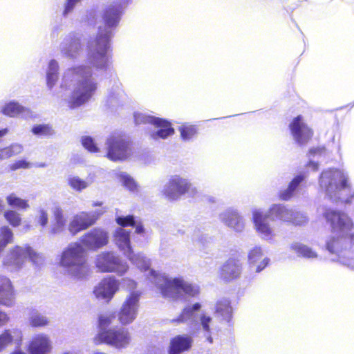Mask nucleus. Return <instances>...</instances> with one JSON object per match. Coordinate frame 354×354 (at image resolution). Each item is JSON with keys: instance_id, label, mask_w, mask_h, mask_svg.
<instances>
[{"instance_id": "4468645a", "label": "nucleus", "mask_w": 354, "mask_h": 354, "mask_svg": "<svg viewBox=\"0 0 354 354\" xmlns=\"http://www.w3.org/2000/svg\"><path fill=\"white\" fill-rule=\"evenodd\" d=\"M105 210L97 209L92 212H81L74 215L71 220L68 230L72 235L85 230L94 225Z\"/></svg>"}, {"instance_id": "680f3d73", "label": "nucleus", "mask_w": 354, "mask_h": 354, "mask_svg": "<svg viewBox=\"0 0 354 354\" xmlns=\"http://www.w3.org/2000/svg\"><path fill=\"white\" fill-rule=\"evenodd\" d=\"M8 129H6H6H3L0 130V138H1V137H3V136H6V135L8 133Z\"/></svg>"}, {"instance_id": "423d86ee", "label": "nucleus", "mask_w": 354, "mask_h": 354, "mask_svg": "<svg viewBox=\"0 0 354 354\" xmlns=\"http://www.w3.org/2000/svg\"><path fill=\"white\" fill-rule=\"evenodd\" d=\"M291 214L292 208L284 204L274 203L270 206L266 214L259 209L254 210L252 220L259 235L263 239L269 241L274 236V233L267 220L288 223L291 218Z\"/></svg>"}, {"instance_id": "f3484780", "label": "nucleus", "mask_w": 354, "mask_h": 354, "mask_svg": "<svg viewBox=\"0 0 354 354\" xmlns=\"http://www.w3.org/2000/svg\"><path fill=\"white\" fill-rule=\"evenodd\" d=\"M139 299L140 294L137 292H131L127 297L118 314L119 321L122 324L127 325L136 318Z\"/></svg>"}, {"instance_id": "bb28decb", "label": "nucleus", "mask_w": 354, "mask_h": 354, "mask_svg": "<svg viewBox=\"0 0 354 354\" xmlns=\"http://www.w3.org/2000/svg\"><path fill=\"white\" fill-rule=\"evenodd\" d=\"M114 239L115 244L126 257H130L129 252L132 251L130 242V232L118 227L115 232Z\"/></svg>"}, {"instance_id": "5701e85b", "label": "nucleus", "mask_w": 354, "mask_h": 354, "mask_svg": "<svg viewBox=\"0 0 354 354\" xmlns=\"http://www.w3.org/2000/svg\"><path fill=\"white\" fill-rule=\"evenodd\" d=\"M242 263L237 257L227 259L220 269V277L225 281H230L240 277L242 272Z\"/></svg>"}, {"instance_id": "b1692460", "label": "nucleus", "mask_w": 354, "mask_h": 354, "mask_svg": "<svg viewBox=\"0 0 354 354\" xmlns=\"http://www.w3.org/2000/svg\"><path fill=\"white\" fill-rule=\"evenodd\" d=\"M51 349V341L43 333L34 336L28 346L30 354H48Z\"/></svg>"}, {"instance_id": "58836bf2", "label": "nucleus", "mask_w": 354, "mask_h": 354, "mask_svg": "<svg viewBox=\"0 0 354 354\" xmlns=\"http://www.w3.org/2000/svg\"><path fill=\"white\" fill-rule=\"evenodd\" d=\"M13 241V233L8 226L0 228V254Z\"/></svg>"}, {"instance_id": "c03bdc74", "label": "nucleus", "mask_w": 354, "mask_h": 354, "mask_svg": "<svg viewBox=\"0 0 354 354\" xmlns=\"http://www.w3.org/2000/svg\"><path fill=\"white\" fill-rule=\"evenodd\" d=\"M83 0H65L63 4L62 17L67 18L74 10L75 7L82 3Z\"/></svg>"}, {"instance_id": "9b49d317", "label": "nucleus", "mask_w": 354, "mask_h": 354, "mask_svg": "<svg viewBox=\"0 0 354 354\" xmlns=\"http://www.w3.org/2000/svg\"><path fill=\"white\" fill-rule=\"evenodd\" d=\"M195 192L196 188L187 178L177 174L171 176L162 190V194L169 201H176L183 195L193 194Z\"/></svg>"}, {"instance_id": "6e6552de", "label": "nucleus", "mask_w": 354, "mask_h": 354, "mask_svg": "<svg viewBox=\"0 0 354 354\" xmlns=\"http://www.w3.org/2000/svg\"><path fill=\"white\" fill-rule=\"evenodd\" d=\"M201 308L200 303L186 306L181 314L176 319L171 320L173 323H186L191 328L201 329L207 340L209 343L213 342L211 334L213 330L212 327V318L205 313H198Z\"/></svg>"}, {"instance_id": "cd10ccee", "label": "nucleus", "mask_w": 354, "mask_h": 354, "mask_svg": "<svg viewBox=\"0 0 354 354\" xmlns=\"http://www.w3.org/2000/svg\"><path fill=\"white\" fill-rule=\"evenodd\" d=\"M192 339L186 335H177L171 339L169 354H180L192 346Z\"/></svg>"}, {"instance_id": "1a4fd4ad", "label": "nucleus", "mask_w": 354, "mask_h": 354, "mask_svg": "<svg viewBox=\"0 0 354 354\" xmlns=\"http://www.w3.org/2000/svg\"><path fill=\"white\" fill-rule=\"evenodd\" d=\"M29 259L34 265L39 266L44 261L43 257L37 253L30 245H16L12 248L3 257V263L10 270L20 268L26 260Z\"/></svg>"}, {"instance_id": "338daca9", "label": "nucleus", "mask_w": 354, "mask_h": 354, "mask_svg": "<svg viewBox=\"0 0 354 354\" xmlns=\"http://www.w3.org/2000/svg\"><path fill=\"white\" fill-rule=\"evenodd\" d=\"M11 354H26L24 352H22L21 351H15Z\"/></svg>"}, {"instance_id": "a211bd4d", "label": "nucleus", "mask_w": 354, "mask_h": 354, "mask_svg": "<svg viewBox=\"0 0 354 354\" xmlns=\"http://www.w3.org/2000/svg\"><path fill=\"white\" fill-rule=\"evenodd\" d=\"M80 244L87 249L95 250L108 243L109 235L104 230L95 227L82 235L80 238Z\"/></svg>"}, {"instance_id": "c85d7f7f", "label": "nucleus", "mask_w": 354, "mask_h": 354, "mask_svg": "<svg viewBox=\"0 0 354 354\" xmlns=\"http://www.w3.org/2000/svg\"><path fill=\"white\" fill-rule=\"evenodd\" d=\"M290 250L296 254L298 257L306 259L314 260L318 257V254L315 250L301 242H292L290 245Z\"/></svg>"}, {"instance_id": "4d7b16f0", "label": "nucleus", "mask_w": 354, "mask_h": 354, "mask_svg": "<svg viewBox=\"0 0 354 354\" xmlns=\"http://www.w3.org/2000/svg\"><path fill=\"white\" fill-rule=\"evenodd\" d=\"M325 148L324 147H317V148H313L310 149L309 151V155L312 156H322L323 153H325Z\"/></svg>"}, {"instance_id": "7ed1b4c3", "label": "nucleus", "mask_w": 354, "mask_h": 354, "mask_svg": "<svg viewBox=\"0 0 354 354\" xmlns=\"http://www.w3.org/2000/svg\"><path fill=\"white\" fill-rule=\"evenodd\" d=\"M98 83L91 67L85 65L66 69L62 76L61 88L71 91L68 102L71 108L88 102L95 93Z\"/></svg>"}, {"instance_id": "a878e982", "label": "nucleus", "mask_w": 354, "mask_h": 354, "mask_svg": "<svg viewBox=\"0 0 354 354\" xmlns=\"http://www.w3.org/2000/svg\"><path fill=\"white\" fill-rule=\"evenodd\" d=\"M215 315L221 322H224L231 325L233 310L231 306L230 301L227 299H221L218 300L215 306Z\"/></svg>"}, {"instance_id": "4c0bfd02", "label": "nucleus", "mask_w": 354, "mask_h": 354, "mask_svg": "<svg viewBox=\"0 0 354 354\" xmlns=\"http://www.w3.org/2000/svg\"><path fill=\"white\" fill-rule=\"evenodd\" d=\"M30 324L32 327H44L48 324V319L41 313L33 310L29 317Z\"/></svg>"}, {"instance_id": "6ab92c4d", "label": "nucleus", "mask_w": 354, "mask_h": 354, "mask_svg": "<svg viewBox=\"0 0 354 354\" xmlns=\"http://www.w3.org/2000/svg\"><path fill=\"white\" fill-rule=\"evenodd\" d=\"M119 281L114 277L104 278L93 290V294L97 299L111 301L119 289Z\"/></svg>"}, {"instance_id": "0e129e2a", "label": "nucleus", "mask_w": 354, "mask_h": 354, "mask_svg": "<svg viewBox=\"0 0 354 354\" xmlns=\"http://www.w3.org/2000/svg\"><path fill=\"white\" fill-rule=\"evenodd\" d=\"M63 354H78V353L76 351H66L65 353H64Z\"/></svg>"}, {"instance_id": "ddd939ff", "label": "nucleus", "mask_w": 354, "mask_h": 354, "mask_svg": "<svg viewBox=\"0 0 354 354\" xmlns=\"http://www.w3.org/2000/svg\"><path fill=\"white\" fill-rule=\"evenodd\" d=\"M134 120L136 124H153L158 129L152 132L151 136L155 140L159 138L165 139L174 133L171 124L168 121L159 118L148 115L143 113H135Z\"/></svg>"}, {"instance_id": "de8ad7c7", "label": "nucleus", "mask_w": 354, "mask_h": 354, "mask_svg": "<svg viewBox=\"0 0 354 354\" xmlns=\"http://www.w3.org/2000/svg\"><path fill=\"white\" fill-rule=\"evenodd\" d=\"M5 149L9 158L12 156L20 154L24 150V147L21 144L14 143L9 147H5Z\"/></svg>"}, {"instance_id": "ea45409f", "label": "nucleus", "mask_w": 354, "mask_h": 354, "mask_svg": "<svg viewBox=\"0 0 354 354\" xmlns=\"http://www.w3.org/2000/svg\"><path fill=\"white\" fill-rule=\"evenodd\" d=\"M6 201L10 207L19 209H26L29 207V204L27 201L17 196L15 194L7 196Z\"/></svg>"}, {"instance_id": "3c124183", "label": "nucleus", "mask_w": 354, "mask_h": 354, "mask_svg": "<svg viewBox=\"0 0 354 354\" xmlns=\"http://www.w3.org/2000/svg\"><path fill=\"white\" fill-rule=\"evenodd\" d=\"M30 167V163L25 160H19L10 165V169L15 171L19 169H28Z\"/></svg>"}, {"instance_id": "5fc2aeb1", "label": "nucleus", "mask_w": 354, "mask_h": 354, "mask_svg": "<svg viewBox=\"0 0 354 354\" xmlns=\"http://www.w3.org/2000/svg\"><path fill=\"white\" fill-rule=\"evenodd\" d=\"M206 236H205L204 234H201V232L199 230H195L192 236V240L194 241H198L202 243L206 240Z\"/></svg>"}, {"instance_id": "774afa93", "label": "nucleus", "mask_w": 354, "mask_h": 354, "mask_svg": "<svg viewBox=\"0 0 354 354\" xmlns=\"http://www.w3.org/2000/svg\"><path fill=\"white\" fill-rule=\"evenodd\" d=\"M37 166L39 167H46L47 166V165L45 162H41V163L38 164Z\"/></svg>"}, {"instance_id": "79ce46f5", "label": "nucleus", "mask_w": 354, "mask_h": 354, "mask_svg": "<svg viewBox=\"0 0 354 354\" xmlns=\"http://www.w3.org/2000/svg\"><path fill=\"white\" fill-rule=\"evenodd\" d=\"M34 135L38 136H48L54 134V130L52 127L47 124H40L35 125L31 130Z\"/></svg>"}, {"instance_id": "a19ab883", "label": "nucleus", "mask_w": 354, "mask_h": 354, "mask_svg": "<svg viewBox=\"0 0 354 354\" xmlns=\"http://www.w3.org/2000/svg\"><path fill=\"white\" fill-rule=\"evenodd\" d=\"M291 218L288 221V223H291L294 225H304L308 221L307 215L299 211L292 209Z\"/></svg>"}, {"instance_id": "f03ea898", "label": "nucleus", "mask_w": 354, "mask_h": 354, "mask_svg": "<svg viewBox=\"0 0 354 354\" xmlns=\"http://www.w3.org/2000/svg\"><path fill=\"white\" fill-rule=\"evenodd\" d=\"M123 11L124 7L120 2H113L102 11L104 26L98 28L95 39L88 43V47L89 63L97 69L106 70L108 67L109 50L113 37V29L119 24Z\"/></svg>"}, {"instance_id": "a18cd8bd", "label": "nucleus", "mask_w": 354, "mask_h": 354, "mask_svg": "<svg viewBox=\"0 0 354 354\" xmlns=\"http://www.w3.org/2000/svg\"><path fill=\"white\" fill-rule=\"evenodd\" d=\"M4 217L6 220L12 227H18L21 221L20 214L15 210H7L4 212Z\"/></svg>"}, {"instance_id": "39448f33", "label": "nucleus", "mask_w": 354, "mask_h": 354, "mask_svg": "<svg viewBox=\"0 0 354 354\" xmlns=\"http://www.w3.org/2000/svg\"><path fill=\"white\" fill-rule=\"evenodd\" d=\"M149 280L160 290L162 296L168 299L183 300L199 294V287L185 281L183 278H169L149 270Z\"/></svg>"}, {"instance_id": "6e6d98bb", "label": "nucleus", "mask_w": 354, "mask_h": 354, "mask_svg": "<svg viewBox=\"0 0 354 354\" xmlns=\"http://www.w3.org/2000/svg\"><path fill=\"white\" fill-rule=\"evenodd\" d=\"M122 283L129 290H133L136 288V283L130 279H124Z\"/></svg>"}, {"instance_id": "c9c22d12", "label": "nucleus", "mask_w": 354, "mask_h": 354, "mask_svg": "<svg viewBox=\"0 0 354 354\" xmlns=\"http://www.w3.org/2000/svg\"><path fill=\"white\" fill-rule=\"evenodd\" d=\"M129 260L141 270H148L150 267L149 260L141 254H134L133 250L129 252Z\"/></svg>"}, {"instance_id": "f257e3e1", "label": "nucleus", "mask_w": 354, "mask_h": 354, "mask_svg": "<svg viewBox=\"0 0 354 354\" xmlns=\"http://www.w3.org/2000/svg\"><path fill=\"white\" fill-rule=\"evenodd\" d=\"M324 217L330 225L333 235L326 241V249L337 256V261L354 270V234L351 231L353 223L345 213L326 209Z\"/></svg>"}, {"instance_id": "bf43d9fd", "label": "nucleus", "mask_w": 354, "mask_h": 354, "mask_svg": "<svg viewBox=\"0 0 354 354\" xmlns=\"http://www.w3.org/2000/svg\"><path fill=\"white\" fill-rule=\"evenodd\" d=\"M308 166L309 167H311L313 171H317L319 168V164L317 162L312 161V160H310L308 162Z\"/></svg>"}, {"instance_id": "864d4df0", "label": "nucleus", "mask_w": 354, "mask_h": 354, "mask_svg": "<svg viewBox=\"0 0 354 354\" xmlns=\"http://www.w3.org/2000/svg\"><path fill=\"white\" fill-rule=\"evenodd\" d=\"M122 97V91H119L115 95H110L108 98V102L110 106H114L115 104Z\"/></svg>"}, {"instance_id": "49530a36", "label": "nucleus", "mask_w": 354, "mask_h": 354, "mask_svg": "<svg viewBox=\"0 0 354 354\" xmlns=\"http://www.w3.org/2000/svg\"><path fill=\"white\" fill-rule=\"evenodd\" d=\"M120 179L124 187L128 189L131 192H133L136 189L137 184L135 180L129 174L126 173H121L120 174Z\"/></svg>"}, {"instance_id": "2eb2a0df", "label": "nucleus", "mask_w": 354, "mask_h": 354, "mask_svg": "<svg viewBox=\"0 0 354 354\" xmlns=\"http://www.w3.org/2000/svg\"><path fill=\"white\" fill-rule=\"evenodd\" d=\"M97 337L100 342H105L118 348L127 347L131 339L128 330L121 327L99 332Z\"/></svg>"}, {"instance_id": "412c9836", "label": "nucleus", "mask_w": 354, "mask_h": 354, "mask_svg": "<svg viewBox=\"0 0 354 354\" xmlns=\"http://www.w3.org/2000/svg\"><path fill=\"white\" fill-rule=\"evenodd\" d=\"M220 221L236 232H242L245 227L243 216L236 209L229 207L219 214Z\"/></svg>"}, {"instance_id": "72a5a7b5", "label": "nucleus", "mask_w": 354, "mask_h": 354, "mask_svg": "<svg viewBox=\"0 0 354 354\" xmlns=\"http://www.w3.org/2000/svg\"><path fill=\"white\" fill-rule=\"evenodd\" d=\"M59 65L57 60L53 59L48 62L46 69V84L49 89H52L57 82Z\"/></svg>"}, {"instance_id": "e433bc0d", "label": "nucleus", "mask_w": 354, "mask_h": 354, "mask_svg": "<svg viewBox=\"0 0 354 354\" xmlns=\"http://www.w3.org/2000/svg\"><path fill=\"white\" fill-rule=\"evenodd\" d=\"M67 181L71 188L78 192H81L82 190L86 189L92 183L90 180H83L76 176H68Z\"/></svg>"}, {"instance_id": "f8f14e48", "label": "nucleus", "mask_w": 354, "mask_h": 354, "mask_svg": "<svg viewBox=\"0 0 354 354\" xmlns=\"http://www.w3.org/2000/svg\"><path fill=\"white\" fill-rule=\"evenodd\" d=\"M107 157L113 161L127 159L132 153L129 139L121 135H112L106 140Z\"/></svg>"}, {"instance_id": "603ef678", "label": "nucleus", "mask_w": 354, "mask_h": 354, "mask_svg": "<svg viewBox=\"0 0 354 354\" xmlns=\"http://www.w3.org/2000/svg\"><path fill=\"white\" fill-rule=\"evenodd\" d=\"M39 214L37 222L41 227H44L48 221L47 212L45 209H41L39 211Z\"/></svg>"}, {"instance_id": "09e8293b", "label": "nucleus", "mask_w": 354, "mask_h": 354, "mask_svg": "<svg viewBox=\"0 0 354 354\" xmlns=\"http://www.w3.org/2000/svg\"><path fill=\"white\" fill-rule=\"evenodd\" d=\"M82 145L85 149L91 152L98 151V147L95 143L93 139L90 136H85L82 138Z\"/></svg>"}, {"instance_id": "37998d69", "label": "nucleus", "mask_w": 354, "mask_h": 354, "mask_svg": "<svg viewBox=\"0 0 354 354\" xmlns=\"http://www.w3.org/2000/svg\"><path fill=\"white\" fill-rule=\"evenodd\" d=\"M180 136L184 141L190 140L197 132L196 127L194 125L183 124L179 128Z\"/></svg>"}, {"instance_id": "9d476101", "label": "nucleus", "mask_w": 354, "mask_h": 354, "mask_svg": "<svg viewBox=\"0 0 354 354\" xmlns=\"http://www.w3.org/2000/svg\"><path fill=\"white\" fill-rule=\"evenodd\" d=\"M95 265L102 272H114L119 276L124 275L129 270L127 263L117 253L111 251L99 254L95 259Z\"/></svg>"}, {"instance_id": "20e7f679", "label": "nucleus", "mask_w": 354, "mask_h": 354, "mask_svg": "<svg viewBox=\"0 0 354 354\" xmlns=\"http://www.w3.org/2000/svg\"><path fill=\"white\" fill-rule=\"evenodd\" d=\"M319 183L330 200L351 203L354 198V190L349 182L348 173L344 169H330L322 171Z\"/></svg>"}, {"instance_id": "f704fd0d", "label": "nucleus", "mask_w": 354, "mask_h": 354, "mask_svg": "<svg viewBox=\"0 0 354 354\" xmlns=\"http://www.w3.org/2000/svg\"><path fill=\"white\" fill-rule=\"evenodd\" d=\"M117 223L122 227H136V233L140 234L144 232V227L141 224H138L133 216H118L115 218Z\"/></svg>"}, {"instance_id": "393cba45", "label": "nucleus", "mask_w": 354, "mask_h": 354, "mask_svg": "<svg viewBox=\"0 0 354 354\" xmlns=\"http://www.w3.org/2000/svg\"><path fill=\"white\" fill-rule=\"evenodd\" d=\"M15 302V293L10 279L0 277V304L11 306Z\"/></svg>"}, {"instance_id": "aec40b11", "label": "nucleus", "mask_w": 354, "mask_h": 354, "mask_svg": "<svg viewBox=\"0 0 354 354\" xmlns=\"http://www.w3.org/2000/svg\"><path fill=\"white\" fill-rule=\"evenodd\" d=\"M289 127L294 140L299 145L306 143L313 136V131L306 124L301 115L295 118Z\"/></svg>"}, {"instance_id": "69168bd1", "label": "nucleus", "mask_w": 354, "mask_h": 354, "mask_svg": "<svg viewBox=\"0 0 354 354\" xmlns=\"http://www.w3.org/2000/svg\"><path fill=\"white\" fill-rule=\"evenodd\" d=\"M102 205V202H95L93 203V206L95 207V206H101Z\"/></svg>"}, {"instance_id": "c756f323", "label": "nucleus", "mask_w": 354, "mask_h": 354, "mask_svg": "<svg viewBox=\"0 0 354 354\" xmlns=\"http://www.w3.org/2000/svg\"><path fill=\"white\" fill-rule=\"evenodd\" d=\"M53 223L50 227V233L57 235L62 233L66 225V219L64 215V211L60 207H56L53 209Z\"/></svg>"}, {"instance_id": "052dcab7", "label": "nucleus", "mask_w": 354, "mask_h": 354, "mask_svg": "<svg viewBox=\"0 0 354 354\" xmlns=\"http://www.w3.org/2000/svg\"><path fill=\"white\" fill-rule=\"evenodd\" d=\"M8 158L5 148L0 149V162Z\"/></svg>"}, {"instance_id": "13d9d810", "label": "nucleus", "mask_w": 354, "mask_h": 354, "mask_svg": "<svg viewBox=\"0 0 354 354\" xmlns=\"http://www.w3.org/2000/svg\"><path fill=\"white\" fill-rule=\"evenodd\" d=\"M8 319V317L7 315L0 310V325L4 324L6 322H7Z\"/></svg>"}, {"instance_id": "4be33fe9", "label": "nucleus", "mask_w": 354, "mask_h": 354, "mask_svg": "<svg viewBox=\"0 0 354 354\" xmlns=\"http://www.w3.org/2000/svg\"><path fill=\"white\" fill-rule=\"evenodd\" d=\"M248 263L252 270L259 273L268 266L270 259L265 254L261 246L256 245L248 252Z\"/></svg>"}, {"instance_id": "0eeeda50", "label": "nucleus", "mask_w": 354, "mask_h": 354, "mask_svg": "<svg viewBox=\"0 0 354 354\" xmlns=\"http://www.w3.org/2000/svg\"><path fill=\"white\" fill-rule=\"evenodd\" d=\"M60 265L66 268L68 274L74 279H84L88 273L86 251L77 242L71 243L63 250Z\"/></svg>"}, {"instance_id": "7c9ffc66", "label": "nucleus", "mask_w": 354, "mask_h": 354, "mask_svg": "<svg viewBox=\"0 0 354 354\" xmlns=\"http://www.w3.org/2000/svg\"><path fill=\"white\" fill-rule=\"evenodd\" d=\"M1 112L3 115L9 117L21 116L26 118L30 115V110L19 102L12 101L7 103L2 109Z\"/></svg>"}, {"instance_id": "2f4dec72", "label": "nucleus", "mask_w": 354, "mask_h": 354, "mask_svg": "<svg viewBox=\"0 0 354 354\" xmlns=\"http://www.w3.org/2000/svg\"><path fill=\"white\" fill-rule=\"evenodd\" d=\"M305 176L299 174L296 176L288 184L286 189L281 190L279 192V198L281 201H288L290 200L298 190L299 185L305 179Z\"/></svg>"}, {"instance_id": "dca6fc26", "label": "nucleus", "mask_w": 354, "mask_h": 354, "mask_svg": "<svg viewBox=\"0 0 354 354\" xmlns=\"http://www.w3.org/2000/svg\"><path fill=\"white\" fill-rule=\"evenodd\" d=\"M59 50L64 57L77 59L83 53L80 36L75 32L67 35L59 45Z\"/></svg>"}, {"instance_id": "8fccbe9b", "label": "nucleus", "mask_w": 354, "mask_h": 354, "mask_svg": "<svg viewBox=\"0 0 354 354\" xmlns=\"http://www.w3.org/2000/svg\"><path fill=\"white\" fill-rule=\"evenodd\" d=\"M112 315H101L99 316L100 332L106 330V327L111 323Z\"/></svg>"}, {"instance_id": "473e14b6", "label": "nucleus", "mask_w": 354, "mask_h": 354, "mask_svg": "<svg viewBox=\"0 0 354 354\" xmlns=\"http://www.w3.org/2000/svg\"><path fill=\"white\" fill-rule=\"evenodd\" d=\"M22 341V333L19 330H7L0 335V351H1L10 342L19 346Z\"/></svg>"}, {"instance_id": "e2e57ef3", "label": "nucleus", "mask_w": 354, "mask_h": 354, "mask_svg": "<svg viewBox=\"0 0 354 354\" xmlns=\"http://www.w3.org/2000/svg\"><path fill=\"white\" fill-rule=\"evenodd\" d=\"M207 200L210 202V203H216V198L214 196H207Z\"/></svg>"}]
</instances>
